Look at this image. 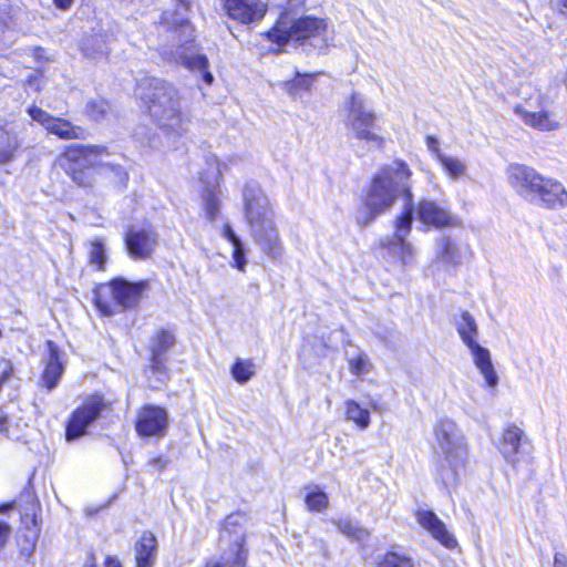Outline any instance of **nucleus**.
Wrapping results in <instances>:
<instances>
[{"mask_svg": "<svg viewBox=\"0 0 567 567\" xmlns=\"http://www.w3.org/2000/svg\"><path fill=\"white\" fill-rule=\"evenodd\" d=\"M47 348L49 351V358L43 372L42 380L48 390H52L58 384L64 369L61 362L60 352L55 343L52 341H48Z\"/></svg>", "mask_w": 567, "mask_h": 567, "instance_id": "26", "label": "nucleus"}, {"mask_svg": "<svg viewBox=\"0 0 567 567\" xmlns=\"http://www.w3.org/2000/svg\"><path fill=\"white\" fill-rule=\"evenodd\" d=\"M135 94L143 101L152 121L161 131L147 137V145L161 152L176 150L192 124L190 112L178 91L162 80L144 79L137 84Z\"/></svg>", "mask_w": 567, "mask_h": 567, "instance_id": "2", "label": "nucleus"}, {"mask_svg": "<svg viewBox=\"0 0 567 567\" xmlns=\"http://www.w3.org/2000/svg\"><path fill=\"white\" fill-rule=\"evenodd\" d=\"M105 567H122V565L116 557L109 556L105 560Z\"/></svg>", "mask_w": 567, "mask_h": 567, "instance_id": "49", "label": "nucleus"}, {"mask_svg": "<svg viewBox=\"0 0 567 567\" xmlns=\"http://www.w3.org/2000/svg\"><path fill=\"white\" fill-rule=\"evenodd\" d=\"M378 567H413L412 560L396 551H388Z\"/></svg>", "mask_w": 567, "mask_h": 567, "instance_id": "37", "label": "nucleus"}, {"mask_svg": "<svg viewBox=\"0 0 567 567\" xmlns=\"http://www.w3.org/2000/svg\"><path fill=\"white\" fill-rule=\"evenodd\" d=\"M74 0H53L54 6L60 10H69Z\"/></svg>", "mask_w": 567, "mask_h": 567, "instance_id": "45", "label": "nucleus"}, {"mask_svg": "<svg viewBox=\"0 0 567 567\" xmlns=\"http://www.w3.org/2000/svg\"><path fill=\"white\" fill-rule=\"evenodd\" d=\"M246 523V515L237 512L228 515L223 525L221 538L233 542L235 546L231 555L225 558L226 563H231L233 567H244L246 563L247 550L244 548L245 536L241 533Z\"/></svg>", "mask_w": 567, "mask_h": 567, "instance_id": "12", "label": "nucleus"}, {"mask_svg": "<svg viewBox=\"0 0 567 567\" xmlns=\"http://www.w3.org/2000/svg\"><path fill=\"white\" fill-rule=\"evenodd\" d=\"M224 9L229 19L249 24L264 18L267 3L264 0H225Z\"/></svg>", "mask_w": 567, "mask_h": 567, "instance_id": "20", "label": "nucleus"}, {"mask_svg": "<svg viewBox=\"0 0 567 567\" xmlns=\"http://www.w3.org/2000/svg\"><path fill=\"white\" fill-rule=\"evenodd\" d=\"M332 523L340 533L349 538L362 540L369 536L367 529L362 528L350 518L333 519Z\"/></svg>", "mask_w": 567, "mask_h": 567, "instance_id": "31", "label": "nucleus"}, {"mask_svg": "<svg viewBox=\"0 0 567 567\" xmlns=\"http://www.w3.org/2000/svg\"><path fill=\"white\" fill-rule=\"evenodd\" d=\"M467 349L473 358L475 367L483 375L486 385L488 388H495L498 384V375L492 363L489 351L478 342Z\"/></svg>", "mask_w": 567, "mask_h": 567, "instance_id": "23", "label": "nucleus"}, {"mask_svg": "<svg viewBox=\"0 0 567 567\" xmlns=\"http://www.w3.org/2000/svg\"><path fill=\"white\" fill-rule=\"evenodd\" d=\"M255 372V363L249 359H238L231 368V375L239 383L248 382Z\"/></svg>", "mask_w": 567, "mask_h": 567, "instance_id": "35", "label": "nucleus"}, {"mask_svg": "<svg viewBox=\"0 0 567 567\" xmlns=\"http://www.w3.org/2000/svg\"><path fill=\"white\" fill-rule=\"evenodd\" d=\"M349 368L351 373L360 377L369 373L371 364L368 360V357L363 353H360L355 358L350 359Z\"/></svg>", "mask_w": 567, "mask_h": 567, "instance_id": "39", "label": "nucleus"}, {"mask_svg": "<svg viewBox=\"0 0 567 567\" xmlns=\"http://www.w3.org/2000/svg\"><path fill=\"white\" fill-rule=\"evenodd\" d=\"M150 465L158 468V471H162L166 466V461H164L162 457H155L150 461Z\"/></svg>", "mask_w": 567, "mask_h": 567, "instance_id": "47", "label": "nucleus"}, {"mask_svg": "<svg viewBox=\"0 0 567 567\" xmlns=\"http://www.w3.org/2000/svg\"><path fill=\"white\" fill-rule=\"evenodd\" d=\"M553 567H567V558L560 553H556Z\"/></svg>", "mask_w": 567, "mask_h": 567, "instance_id": "46", "label": "nucleus"}, {"mask_svg": "<svg viewBox=\"0 0 567 567\" xmlns=\"http://www.w3.org/2000/svg\"><path fill=\"white\" fill-rule=\"evenodd\" d=\"M136 567H154L157 559V539L151 532H143L134 545Z\"/></svg>", "mask_w": 567, "mask_h": 567, "instance_id": "22", "label": "nucleus"}, {"mask_svg": "<svg viewBox=\"0 0 567 567\" xmlns=\"http://www.w3.org/2000/svg\"><path fill=\"white\" fill-rule=\"evenodd\" d=\"M233 260H234V267H236L240 271H245L247 260L245 258V250H244L243 243H239L238 245H234Z\"/></svg>", "mask_w": 567, "mask_h": 567, "instance_id": "40", "label": "nucleus"}, {"mask_svg": "<svg viewBox=\"0 0 567 567\" xmlns=\"http://www.w3.org/2000/svg\"><path fill=\"white\" fill-rule=\"evenodd\" d=\"M245 217L255 244L271 259L282 256L284 246L269 198L252 183L244 188Z\"/></svg>", "mask_w": 567, "mask_h": 567, "instance_id": "3", "label": "nucleus"}, {"mask_svg": "<svg viewBox=\"0 0 567 567\" xmlns=\"http://www.w3.org/2000/svg\"><path fill=\"white\" fill-rule=\"evenodd\" d=\"M511 187L526 202H530L535 194L542 174L535 168L523 164H511L506 171Z\"/></svg>", "mask_w": 567, "mask_h": 567, "instance_id": "18", "label": "nucleus"}, {"mask_svg": "<svg viewBox=\"0 0 567 567\" xmlns=\"http://www.w3.org/2000/svg\"><path fill=\"white\" fill-rule=\"evenodd\" d=\"M110 110V104L103 99L91 100L86 105V114L94 121L103 120Z\"/></svg>", "mask_w": 567, "mask_h": 567, "instance_id": "36", "label": "nucleus"}, {"mask_svg": "<svg viewBox=\"0 0 567 567\" xmlns=\"http://www.w3.org/2000/svg\"><path fill=\"white\" fill-rule=\"evenodd\" d=\"M435 260L450 268L458 266L463 260L460 246L449 236H441L435 241Z\"/></svg>", "mask_w": 567, "mask_h": 567, "instance_id": "24", "label": "nucleus"}, {"mask_svg": "<svg viewBox=\"0 0 567 567\" xmlns=\"http://www.w3.org/2000/svg\"><path fill=\"white\" fill-rule=\"evenodd\" d=\"M28 114L50 134L61 140H85L89 136L86 128L75 125L66 118L55 117L35 105L28 109Z\"/></svg>", "mask_w": 567, "mask_h": 567, "instance_id": "11", "label": "nucleus"}, {"mask_svg": "<svg viewBox=\"0 0 567 567\" xmlns=\"http://www.w3.org/2000/svg\"><path fill=\"white\" fill-rule=\"evenodd\" d=\"M175 337L167 330H161L151 339L150 350L152 354V369L156 372H164V354L173 347Z\"/></svg>", "mask_w": 567, "mask_h": 567, "instance_id": "25", "label": "nucleus"}, {"mask_svg": "<svg viewBox=\"0 0 567 567\" xmlns=\"http://www.w3.org/2000/svg\"><path fill=\"white\" fill-rule=\"evenodd\" d=\"M7 364H8V369H6V370L2 372L1 377H0L1 385H2V384H3V383H4V382H6V381L11 377V374H12V367H11L10 362H7Z\"/></svg>", "mask_w": 567, "mask_h": 567, "instance_id": "48", "label": "nucleus"}, {"mask_svg": "<svg viewBox=\"0 0 567 567\" xmlns=\"http://www.w3.org/2000/svg\"><path fill=\"white\" fill-rule=\"evenodd\" d=\"M560 4H561L560 12L563 14L567 16V0H561Z\"/></svg>", "mask_w": 567, "mask_h": 567, "instance_id": "51", "label": "nucleus"}, {"mask_svg": "<svg viewBox=\"0 0 567 567\" xmlns=\"http://www.w3.org/2000/svg\"><path fill=\"white\" fill-rule=\"evenodd\" d=\"M179 8L174 11H164L161 17V24L167 30L177 33V42L181 50L175 54L176 60L184 64L186 68L196 70L203 73V80L207 84L214 81L213 74L208 71V60L205 55L190 52L187 43L194 39V28L188 22L185 14L188 6V0H177Z\"/></svg>", "mask_w": 567, "mask_h": 567, "instance_id": "6", "label": "nucleus"}, {"mask_svg": "<svg viewBox=\"0 0 567 567\" xmlns=\"http://www.w3.org/2000/svg\"><path fill=\"white\" fill-rule=\"evenodd\" d=\"M3 41H7V42H11L12 41V35H4L2 38Z\"/></svg>", "mask_w": 567, "mask_h": 567, "instance_id": "52", "label": "nucleus"}, {"mask_svg": "<svg viewBox=\"0 0 567 567\" xmlns=\"http://www.w3.org/2000/svg\"><path fill=\"white\" fill-rule=\"evenodd\" d=\"M87 249L90 264L99 270H103L107 259L104 240L94 238L89 243Z\"/></svg>", "mask_w": 567, "mask_h": 567, "instance_id": "32", "label": "nucleus"}, {"mask_svg": "<svg viewBox=\"0 0 567 567\" xmlns=\"http://www.w3.org/2000/svg\"><path fill=\"white\" fill-rule=\"evenodd\" d=\"M436 480L446 488L458 485L468 456L467 443L457 424L449 419L434 425Z\"/></svg>", "mask_w": 567, "mask_h": 567, "instance_id": "4", "label": "nucleus"}, {"mask_svg": "<svg viewBox=\"0 0 567 567\" xmlns=\"http://www.w3.org/2000/svg\"><path fill=\"white\" fill-rule=\"evenodd\" d=\"M312 85V79L309 75L298 74L293 80L284 83L285 91L292 97H300L309 92Z\"/></svg>", "mask_w": 567, "mask_h": 567, "instance_id": "33", "label": "nucleus"}, {"mask_svg": "<svg viewBox=\"0 0 567 567\" xmlns=\"http://www.w3.org/2000/svg\"><path fill=\"white\" fill-rule=\"evenodd\" d=\"M444 174L453 182L465 178L468 173L467 163L456 156L445 154L439 161Z\"/></svg>", "mask_w": 567, "mask_h": 567, "instance_id": "28", "label": "nucleus"}, {"mask_svg": "<svg viewBox=\"0 0 567 567\" xmlns=\"http://www.w3.org/2000/svg\"><path fill=\"white\" fill-rule=\"evenodd\" d=\"M203 203L206 217L210 221H214L217 218L220 208V199L215 188H206L204 190Z\"/></svg>", "mask_w": 567, "mask_h": 567, "instance_id": "34", "label": "nucleus"}, {"mask_svg": "<svg viewBox=\"0 0 567 567\" xmlns=\"http://www.w3.org/2000/svg\"><path fill=\"white\" fill-rule=\"evenodd\" d=\"M157 244V234L151 227H132L125 235V246L134 259L148 258Z\"/></svg>", "mask_w": 567, "mask_h": 567, "instance_id": "19", "label": "nucleus"}, {"mask_svg": "<svg viewBox=\"0 0 567 567\" xmlns=\"http://www.w3.org/2000/svg\"><path fill=\"white\" fill-rule=\"evenodd\" d=\"M529 203L548 209L566 207L567 189L559 181L542 175Z\"/></svg>", "mask_w": 567, "mask_h": 567, "instance_id": "17", "label": "nucleus"}, {"mask_svg": "<svg viewBox=\"0 0 567 567\" xmlns=\"http://www.w3.org/2000/svg\"><path fill=\"white\" fill-rule=\"evenodd\" d=\"M168 426V414L164 408L146 404L140 409L135 430L142 437H163Z\"/></svg>", "mask_w": 567, "mask_h": 567, "instance_id": "15", "label": "nucleus"}, {"mask_svg": "<svg viewBox=\"0 0 567 567\" xmlns=\"http://www.w3.org/2000/svg\"><path fill=\"white\" fill-rule=\"evenodd\" d=\"M414 213H416L417 219L426 227L442 229L457 227L461 224L457 216L446 205L429 198L421 199Z\"/></svg>", "mask_w": 567, "mask_h": 567, "instance_id": "13", "label": "nucleus"}, {"mask_svg": "<svg viewBox=\"0 0 567 567\" xmlns=\"http://www.w3.org/2000/svg\"><path fill=\"white\" fill-rule=\"evenodd\" d=\"M417 523L440 544L452 549L457 546V540L450 533L445 524L432 511L420 509L415 514Z\"/></svg>", "mask_w": 567, "mask_h": 567, "instance_id": "21", "label": "nucleus"}, {"mask_svg": "<svg viewBox=\"0 0 567 567\" xmlns=\"http://www.w3.org/2000/svg\"><path fill=\"white\" fill-rule=\"evenodd\" d=\"M206 567H221L218 563L207 564Z\"/></svg>", "mask_w": 567, "mask_h": 567, "instance_id": "53", "label": "nucleus"}, {"mask_svg": "<svg viewBox=\"0 0 567 567\" xmlns=\"http://www.w3.org/2000/svg\"><path fill=\"white\" fill-rule=\"evenodd\" d=\"M146 288L145 281L128 282L122 278L114 279L95 288V306L103 316H113L135 307Z\"/></svg>", "mask_w": 567, "mask_h": 567, "instance_id": "8", "label": "nucleus"}, {"mask_svg": "<svg viewBox=\"0 0 567 567\" xmlns=\"http://www.w3.org/2000/svg\"><path fill=\"white\" fill-rule=\"evenodd\" d=\"M342 122L352 138L364 142L371 147L381 148L384 138L381 136V127L377 124L378 116L371 110L365 97L358 93H351L342 104Z\"/></svg>", "mask_w": 567, "mask_h": 567, "instance_id": "7", "label": "nucleus"}, {"mask_svg": "<svg viewBox=\"0 0 567 567\" xmlns=\"http://www.w3.org/2000/svg\"><path fill=\"white\" fill-rule=\"evenodd\" d=\"M326 30L327 23L320 18L307 16L290 23L286 17H281L277 24L268 31L267 37L270 41L284 45L321 35Z\"/></svg>", "mask_w": 567, "mask_h": 567, "instance_id": "9", "label": "nucleus"}, {"mask_svg": "<svg viewBox=\"0 0 567 567\" xmlns=\"http://www.w3.org/2000/svg\"><path fill=\"white\" fill-rule=\"evenodd\" d=\"M514 112L519 116L522 122L540 132H551L560 127V118L550 109L547 99L538 94L533 101H526L523 104H517Z\"/></svg>", "mask_w": 567, "mask_h": 567, "instance_id": "10", "label": "nucleus"}, {"mask_svg": "<svg viewBox=\"0 0 567 567\" xmlns=\"http://www.w3.org/2000/svg\"><path fill=\"white\" fill-rule=\"evenodd\" d=\"M456 331L463 343L470 348L478 342V326L468 311H463L455 321Z\"/></svg>", "mask_w": 567, "mask_h": 567, "instance_id": "27", "label": "nucleus"}, {"mask_svg": "<svg viewBox=\"0 0 567 567\" xmlns=\"http://www.w3.org/2000/svg\"><path fill=\"white\" fill-rule=\"evenodd\" d=\"M110 153L103 145L95 144H71L58 156L55 164L75 184L89 187L93 184L92 169L110 168L118 176H126L120 165L107 161Z\"/></svg>", "mask_w": 567, "mask_h": 567, "instance_id": "5", "label": "nucleus"}, {"mask_svg": "<svg viewBox=\"0 0 567 567\" xmlns=\"http://www.w3.org/2000/svg\"><path fill=\"white\" fill-rule=\"evenodd\" d=\"M305 503L310 512H323L329 505L328 495L317 485L306 488Z\"/></svg>", "mask_w": 567, "mask_h": 567, "instance_id": "30", "label": "nucleus"}, {"mask_svg": "<svg viewBox=\"0 0 567 567\" xmlns=\"http://www.w3.org/2000/svg\"><path fill=\"white\" fill-rule=\"evenodd\" d=\"M11 534V528L8 524L0 522V548L8 542Z\"/></svg>", "mask_w": 567, "mask_h": 567, "instance_id": "43", "label": "nucleus"}, {"mask_svg": "<svg viewBox=\"0 0 567 567\" xmlns=\"http://www.w3.org/2000/svg\"><path fill=\"white\" fill-rule=\"evenodd\" d=\"M412 172L402 161H394L381 167L374 175L365 197L367 213L358 215V221L363 225L370 224L378 215L389 210L399 197H406L403 212L398 216L394 224L392 239L381 243L384 248L401 257L403 264L413 260L414 248L405 238L409 236L414 216L411 193Z\"/></svg>", "mask_w": 567, "mask_h": 567, "instance_id": "1", "label": "nucleus"}, {"mask_svg": "<svg viewBox=\"0 0 567 567\" xmlns=\"http://www.w3.org/2000/svg\"><path fill=\"white\" fill-rule=\"evenodd\" d=\"M19 147L17 136L7 134L6 143L0 147V164H7L14 158V153Z\"/></svg>", "mask_w": 567, "mask_h": 567, "instance_id": "38", "label": "nucleus"}, {"mask_svg": "<svg viewBox=\"0 0 567 567\" xmlns=\"http://www.w3.org/2000/svg\"><path fill=\"white\" fill-rule=\"evenodd\" d=\"M221 235L224 238H226L233 246L238 245L241 243L239 237L235 234L231 226L229 224H225L223 227Z\"/></svg>", "mask_w": 567, "mask_h": 567, "instance_id": "42", "label": "nucleus"}, {"mask_svg": "<svg viewBox=\"0 0 567 567\" xmlns=\"http://www.w3.org/2000/svg\"><path fill=\"white\" fill-rule=\"evenodd\" d=\"M425 145L431 155L439 161L442 156L445 155L440 148V142L435 136L427 135L425 137Z\"/></svg>", "mask_w": 567, "mask_h": 567, "instance_id": "41", "label": "nucleus"}, {"mask_svg": "<svg viewBox=\"0 0 567 567\" xmlns=\"http://www.w3.org/2000/svg\"><path fill=\"white\" fill-rule=\"evenodd\" d=\"M106 406L101 396L86 400L82 406L72 413L66 426V440L72 441L84 435L86 427L101 415Z\"/></svg>", "mask_w": 567, "mask_h": 567, "instance_id": "14", "label": "nucleus"}, {"mask_svg": "<svg viewBox=\"0 0 567 567\" xmlns=\"http://www.w3.org/2000/svg\"><path fill=\"white\" fill-rule=\"evenodd\" d=\"M529 444L523 429L516 424H508L504 427L498 443V451L505 462L516 468L525 453V446Z\"/></svg>", "mask_w": 567, "mask_h": 567, "instance_id": "16", "label": "nucleus"}, {"mask_svg": "<svg viewBox=\"0 0 567 567\" xmlns=\"http://www.w3.org/2000/svg\"><path fill=\"white\" fill-rule=\"evenodd\" d=\"M306 3V0H286V3L284 6L285 9H299L302 8Z\"/></svg>", "mask_w": 567, "mask_h": 567, "instance_id": "44", "label": "nucleus"}, {"mask_svg": "<svg viewBox=\"0 0 567 567\" xmlns=\"http://www.w3.org/2000/svg\"><path fill=\"white\" fill-rule=\"evenodd\" d=\"M6 425H7V417L2 412H0V432L6 429Z\"/></svg>", "mask_w": 567, "mask_h": 567, "instance_id": "50", "label": "nucleus"}, {"mask_svg": "<svg viewBox=\"0 0 567 567\" xmlns=\"http://www.w3.org/2000/svg\"><path fill=\"white\" fill-rule=\"evenodd\" d=\"M346 405V419L353 422L360 430H365L370 425V412L359 405L353 400H348Z\"/></svg>", "mask_w": 567, "mask_h": 567, "instance_id": "29", "label": "nucleus"}]
</instances>
